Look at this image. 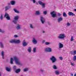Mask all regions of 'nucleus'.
I'll return each instance as SVG.
<instances>
[{
  "label": "nucleus",
  "instance_id": "ea45409f",
  "mask_svg": "<svg viewBox=\"0 0 76 76\" xmlns=\"http://www.w3.org/2000/svg\"><path fill=\"white\" fill-rule=\"evenodd\" d=\"M59 58L60 60H63V58L62 57H59Z\"/></svg>",
  "mask_w": 76,
  "mask_h": 76
},
{
  "label": "nucleus",
  "instance_id": "e433bc0d",
  "mask_svg": "<svg viewBox=\"0 0 76 76\" xmlns=\"http://www.w3.org/2000/svg\"><path fill=\"white\" fill-rule=\"evenodd\" d=\"M28 70V68H25L23 70L24 72H26Z\"/></svg>",
  "mask_w": 76,
  "mask_h": 76
},
{
  "label": "nucleus",
  "instance_id": "bb28decb",
  "mask_svg": "<svg viewBox=\"0 0 76 76\" xmlns=\"http://www.w3.org/2000/svg\"><path fill=\"white\" fill-rule=\"evenodd\" d=\"M63 16L64 17H67V15L65 12H64V13H63Z\"/></svg>",
  "mask_w": 76,
  "mask_h": 76
},
{
  "label": "nucleus",
  "instance_id": "b1692460",
  "mask_svg": "<svg viewBox=\"0 0 76 76\" xmlns=\"http://www.w3.org/2000/svg\"><path fill=\"white\" fill-rule=\"evenodd\" d=\"M13 58H11V59H10V63L11 64H13Z\"/></svg>",
  "mask_w": 76,
  "mask_h": 76
},
{
  "label": "nucleus",
  "instance_id": "cd10ccee",
  "mask_svg": "<svg viewBox=\"0 0 76 76\" xmlns=\"http://www.w3.org/2000/svg\"><path fill=\"white\" fill-rule=\"evenodd\" d=\"M72 60L73 61H76V56H74Z\"/></svg>",
  "mask_w": 76,
  "mask_h": 76
},
{
  "label": "nucleus",
  "instance_id": "3c124183",
  "mask_svg": "<svg viewBox=\"0 0 76 76\" xmlns=\"http://www.w3.org/2000/svg\"><path fill=\"white\" fill-rule=\"evenodd\" d=\"M74 11H75V12H76V9H75L74 10Z\"/></svg>",
  "mask_w": 76,
  "mask_h": 76
},
{
  "label": "nucleus",
  "instance_id": "412c9836",
  "mask_svg": "<svg viewBox=\"0 0 76 76\" xmlns=\"http://www.w3.org/2000/svg\"><path fill=\"white\" fill-rule=\"evenodd\" d=\"M53 69H54L55 70H56V69H57V67L56 65H53Z\"/></svg>",
  "mask_w": 76,
  "mask_h": 76
},
{
  "label": "nucleus",
  "instance_id": "13d9d810",
  "mask_svg": "<svg viewBox=\"0 0 76 76\" xmlns=\"http://www.w3.org/2000/svg\"><path fill=\"white\" fill-rule=\"evenodd\" d=\"M42 0V1H43V0Z\"/></svg>",
  "mask_w": 76,
  "mask_h": 76
},
{
  "label": "nucleus",
  "instance_id": "09e8293b",
  "mask_svg": "<svg viewBox=\"0 0 76 76\" xmlns=\"http://www.w3.org/2000/svg\"><path fill=\"white\" fill-rule=\"evenodd\" d=\"M71 76H73V73H71Z\"/></svg>",
  "mask_w": 76,
  "mask_h": 76
},
{
  "label": "nucleus",
  "instance_id": "4be33fe9",
  "mask_svg": "<svg viewBox=\"0 0 76 76\" xmlns=\"http://www.w3.org/2000/svg\"><path fill=\"white\" fill-rule=\"evenodd\" d=\"M11 3L12 5H15V1H11Z\"/></svg>",
  "mask_w": 76,
  "mask_h": 76
},
{
  "label": "nucleus",
  "instance_id": "58836bf2",
  "mask_svg": "<svg viewBox=\"0 0 76 76\" xmlns=\"http://www.w3.org/2000/svg\"><path fill=\"white\" fill-rule=\"evenodd\" d=\"M71 24L70 23L68 22L67 23V26H70Z\"/></svg>",
  "mask_w": 76,
  "mask_h": 76
},
{
  "label": "nucleus",
  "instance_id": "37998d69",
  "mask_svg": "<svg viewBox=\"0 0 76 76\" xmlns=\"http://www.w3.org/2000/svg\"><path fill=\"white\" fill-rule=\"evenodd\" d=\"M32 1H33V3H35L36 2V0H32Z\"/></svg>",
  "mask_w": 76,
  "mask_h": 76
},
{
  "label": "nucleus",
  "instance_id": "4d7b16f0",
  "mask_svg": "<svg viewBox=\"0 0 76 76\" xmlns=\"http://www.w3.org/2000/svg\"><path fill=\"white\" fill-rule=\"evenodd\" d=\"M0 76H1V74H0Z\"/></svg>",
  "mask_w": 76,
  "mask_h": 76
},
{
  "label": "nucleus",
  "instance_id": "72a5a7b5",
  "mask_svg": "<svg viewBox=\"0 0 76 76\" xmlns=\"http://www.w3.org/2000/svg\"><path fill=\"white\" fill-rule=\"evenodd\" d=\"M0 18L1 19V20H3V14H1V16H0Z\"/></svg>",
  "mask_w": 76,
  "mask_h": 76
},
{
  "label": "nucleus",
  "instance_id": "2f4dec72",
  "mask_svg": "<svg viewBox=\"0 0 76 76\" xmlns=\"http://www.w3.org/2000/svg\"><path fill=\"white\" fill-rule=\"evenodd\" d=\"M30 27L32 29H33L34 28V26H33V25L32 24H30Z\"/></svg>",
  "mask_w": 76,
  "mask_h": 76
},
{
  "label": "nucleus",
  "instance_id": "6ab92c4d",
  "mask_svg": "<svg viewBox=\"0 0 76 76\" xmlns=\"http://www.w3.org/2000/svg\"><path fill=\"white\" fill-rule=\"evenodd\" d=\"M27 44H27V43H26V42H23V45L24 47H25V46H26Z\"/></svg>",
  "mask_w": 76,
  "mask_h": 76
},
{
  "label": "nucleus",
  "instance_id": "49530a36",
  "mask_svg": "<svg viewBox=\"0 0 76 76\" xmlns=\"http://www.w3.org/2000/svg\"><path fill=\"white\" fill-rule=\"evenodd\" d=\"M58 15L59 16H61V14H60L58 13Z\"/></svg>",
  "mask_w": 76,
  "mask_h": 76
},
{
  "label": "nucleus",
  "instance_id": "a19ab883",
  "mask_svg": "<svg viewBox=\"0 0 76 76\" xmlns=\"http://www.w3.org/2000/svg\"><path fill=\"white\" fill-rule=\"evenodd\" d=\"M5 10H8L9 9V7H5Z\"/></svg>",
  "mask_w": 76,
  "mask_h": 76
},
{
  "label": "nucleus",
  "instance_id": "473e14b6",
  "mask_svg": "<svg viewBox=\"0 0 76 76\" xmlns=\"http://www.w3.org/2000/svg\"><path fill=\"white\" fill-rule=\"evenodd\" d=\"M73 40H74V39L73 38V37L72 36L71 38L70 41H73Z\"/></svg>",
  "mask_w": 76,
  "mask_h": 76
},
{
  "label": "nucleus",
  "instance_id": "603ef678",
  "mask_svg": "<svg viewBox=\"0 0 76 76\" xmlns=\"http://www.w3.org/2000/svg\"><path fill=\"white\" fill-rule=\"evenodd\" d=\"M42 32H43V33H45V31H42Z\"/></svg>",
  "mask_w": 76,
  "mask_h": 76
},
{
  "label": "nucleus",
  "instance_id": "5fc2aeb1",
  "mask_svg": "<svg viewBox=\"0 0 76 76\" xmlns=\"http://www.w3.org/2000/svg\"><path fill=\"white\" fill-rule=\"evenodd\" d=\"M0 32H1V29H0Z\"/></svg>",
  "mask_w": 76,
  "mask_h": 76
},
{
  "label": "nucleus",
  "instance_id": "4468645a",
  "mask_svg": "<svg viewBox=\"0 0 76 76\" xmlns=\"http://www.w3.org/2000/svg\"><path fill=\"white\" fill-rule=\"evenodd\" d=\"M71 54H72V55H75V54H76V50H75L74 51V52L71 51Z\"/></svg>",
  "mask_w": 76,
  "mask_h": 76
},
{
  "label": "nucleus",
  "instance_id": "f03ea898",
  "mask_svg": "<svg viewBox=\"0 0 76 76\" xmlns=\"http://www.w3.org/2000/svg\"><path fill=\"white\" fill-rule=\"evenodd\" d=\"M13 58L17 64H18V65H20L21 64V63L19 61L17 57L15 56L13 57Z\"/></svg>",
  "mask_w": 76,
  "mask_h": 76
},
{
  "label": "nucleus",
  "instance_id": "a18cd8bd",
  "mask_svg": "<svg viewBox=\"0 0 76 76\" xmlns=\"http://www.w3.org/2000/svg\"><path fill=\"white\" fill-rule=\"evenodd\" d=\"M45 42V40H43L42 41V43L43 44H44V42Z\"/></svg>",
  "mask_w": 76,
  "mask_h": 76
},
{
  "label": "nucleus",
  "instance_id": "864d4df0",
  "mask_svg": "<svg viewBox=\"0 0 76 76\" xmlns=\"http://www.w3.org/2000/svg\"><path fill=\"white\" fill-rule=\"evenodd\" d=\"M74 76H76V74H75Z\"/></svg>",
  "mask_w": 76,
  "mask_h": 76
},
{
  "label": "nucleus",
  "instance_id": "dca6fc26",
  "mask_svg": "<svg viewBox=\"0 0 76 76\" xmlns=\"http://www.w3.org/2000/svg\"><path fill=\"white\" fill-rule=\"evenodd\" d=\"M63 18L62 17H60V18H58V22H60V21H61L62 20H63Z\"/></svg>",
  "mask_w": 76,
  "mask_h": 76
},
{
  "label": "nucleus",
  "instance_id": "c756f323",
  "mask_svg": "<svg viewBox=\"0 0 76 76\" xmlns=\"http://www.w3.org/2000/svg\"><path fill=\"white\" fill-rule=\"evenodd\" d=\"M38 3L39 4H40V5H41L43 3H42V2L40 1H38Z\"/></svg>",
  "mask_w": 76,
  "mask_h": 76
},
{
  "label": "nucleus",
  "instance_id": "a211bd4d",
  "mask_svg": "<svg viewBox=\"0 0 76 76\" xmlns=\"http://www.w3.org/2000/svg\"><path fill=\"white\" fill-rule=\"evenodd\" d=\"M42 8H45V4L43 3L41 5Z\"/></svg>",
  "mask_w": 76,
  "mask_h": 76
},
{
  "label": "nucleus",
  "instance_id": "7ed1b4c3",
  "mask_svg": "<svg viewBox=\"0 0 76 76\" xmlns=\"http://www.w3.org/2000/svg\"><path fill=\"white\" fill-rule=\"evenodd\" d=\"M66 37L65 34H60L58 36V38L59 39H63Z\"/></svg>",
  "mask_w": 76,
  "mask_h": 76
},
{
  "label": "nucleus",
  "instance_id": "a878e982",
  "mask_svg": "<svg viewBox=\"0 0 76 76\" xmlns=\"http://www.w3.org/2000/svg\"><path fill=\"white\" fill-rule=\"evenodd\" d=\"M0 46L1 47V48H3L4 47V45L1 42H0Z\"/></svg>",
  "mask_w": 76,
  "mask_h": 76
},
{
  "label": "nucleus",
  "instance_id": "f3484780",
  "mask_svg": "<svg viewBox=\"0 0 76 76\" xmlns=\"http://www.w3.org/2000/svg\"><path fill=\"white\" fill-rule=\"evenodd\" d=\"M4 52L2 51L1 52V55L3 59H4Z\"/></svg>",
  "mask_w": 76,
  "mask_h": 76
},
{
  "label": "nucleus",
  "instance_id": "6e6552de",
  "mask_svg": "<svg viewBox=\"0 0 76 76\" xmlns=\"http://www.w3.org/2000/svg\"><path fill=\"white\" fill-rule=\"evenodd\" d=\"M40 20L42 23H44L45 22V18L42 16L40 17Z\"/></svg>",
  "mask_w": 76,
  "mask_h": 76
},
{
  "label": "nucleus",
  "instance_id": "c85d7f7f",
  "mask_svg": "<svg viewBox=\"0 0 76 76\" xmlns=\"http://www.w3.org/2000/svg\"><path fill=\"white\" fill-rule=\"evenodd\" d=\"M6 70L7 71H8V72H10V68L7 67L6 68Z\"/></svg>",
  "mask_w": 76,
  "mask_h": 76
},
{
  "label": "nucleus",
  "instance_id": "ddd939ff",
  "mask_svg": "<svg viewBox=\"0 0 76 76\" xmlns=\"http://www.w3.org/2000/svg\"><path fill=\"white\" fill-rule=\"evenodd\" d=\"M54 73L55 74H56L57 75H58L59 74H60V72L58 71L55 70V71Z\"/></svg>",
  "mask_w": 76,
  "mask_h": 76
},
{
  "label": "nucleus",
  "instance_id": "c03bdc74",
  "mask_svg": "<svg viewBox=\"0 0 76 76\" xmlns=\"http://www.w3.org/2000/svg\"><path fill=\"white\" fill-rule=\"evenodd\" d=\"M43 13L44 15H46L47 14V11H45L43 12Z\"/></svg>",
  "mask_w": 76,
  "mask_h": 76
},
{
  "label": "nucleus",
  "instance_id": "f704fd0d",
  "mask_svg": "<svg viewBox=\"0 0 76 76\" xmlns=\"http://www.w3.org/2000/svg\"><path fill=\"white\" fill-rule=\"evenodd\" d=\"M70 64L71 66H74V65H75V63H73V62H71Z\"/></svg>",
  "mask_w": 76,
  "mask_h": 76
},
{
  "label": "nucleus",
  "instance_id": "7c9ffc66",
  "mask_svg": "<svg viewBox=\"0 0 76 76\" xmlns=\"http://www.w3.org/2000/svg\"><path fill=\"white\" fill-rule=\"evenodd\" d=\"M28 51L30 53L31 51V47H29L28 49Z\"/></svg>",
  "mask_w": 76,
  "mask_h": 76
},
{
  "label": "nucleus",
  "instance_id": "20e7f679",
  "mask_svg": "<svg viewBox=\"0 0 76 76\" xmlns=\"http://www.w3.org/2000/svg\"><path fill=\"white\" fill-rule=\"evenodd\" d=\"M50 60L52 61V63H55L56 61H57V58H56L55 56H52V57L50 58Z\"/></svg>",
  "mask_w": 76,
  "mask_h": 76
},
{
  "label": "nucleus",
  "instance_id": "9d476101",
  "mask_svg": "<svg viewBox=\"0 0 76 76\" xmlns=\"http://www.w3.org/2000/svg\"><path fill=\"white\" fill-rule=\"evenodd\" d=\"M59 48L61 49L62 48H63V45L61 43L59 42L58 44Z\"/></svg>",
  "mask_w": 76,
  "mask_h": 76
},
{
  "label": "nucleus",
  "instance_id": "1a4fd4ad",
  "mask_svg": "<svg viewBox=\"0 0 76 76\" xmlns=\"http://www.w3.org/2000/svg\"><path fill=\"white\" fill-rule=\"evenodd\" d=\"M4 17H6V18L7 19V20H9L10 19V17L9 14L7 13H6L5 14L4 16Z\"/></svg>",
  "mask_w": 76,
  "mask_h": 76
},
{
  "label": "nucleus",
  "instance_id": "6e6d98bb",
  "mask_svg": "<svg viewBox=\"0 0 76 76\" xmlns=\"http://www.w3.org/2000/svg\"><path fill=\"white\" fill-rule=\"evenodd\" d=\"M36 4H38V3H37Z\"/></svg>",
  "mask_w": 76,
  "mask_h": 76
},
{
  "label": "nucleus",
  "instance_id": "f8f14e48",
  "mask_svg": "<svg viewBox=\"0 0 76 76\" xmlns=\"http://www.w3.org/2000/svg\"><path fill=\"white\" fill-rule=\"evenodd\" d=\"M68 15H69V16H75V14L72 12H68Z\"/></svg>",
  "mask_w": 76,
  "mask_h": 76
},
{
  "label": "nucleus",
  "instance_id": "8fccbe9b",
  "mask_svg": "<svg viewBox=\"0 0 76 76\" xmlns=\"http://www.w3.org/2000/svg\"><path fill=\"white\" fill-rule=\"evenodd\" d=\"M41 72H44V70L42 69H41Z\"/></svg>",
  "mask_w": 76,
  "mask_h": 76
},
{
  "label": "nucleus",
  "instance_id": "c9c22d12",
  "mask_svg": "<svg viewBox=\"0 0 76 76\" xmlns=\"http://www.w3.org/2000/svg\"><path fill=\"white\" fill-rule=\"evenodd\" d=\"M33 52L34 53L36 52V48H33Z\"/></svg>",
  "mask_w": 76,
  "mask_h": 76
},
{
  "label": "nucleus",
  "instance_id": "423d86ee",
  "mask_svg": "<svg viewBox=\"0 0 76 76\" xmlns=\"http://www.w3.org/2000/svg\"><path fill=\"white\" fill-rule=\"evenodd\" d=\"M19 19V16H16L15 17L14 19V20L13 21V22L15 23V24H16V22H17V20Z\"/></svg>",
  "mask_w": 76,
  "mask_h": 76
},
{
  "label": "nucleus",
  "instance_id": "f257e3e1",
  "mask_svg": "<svg viewBox=\"0 0 76 76\" xmlns=\"http://www.w3.org/2000/svg\"><path fill=\"white\" fill-rule=\"evenodd\" d=\"M10 43H15L16 44H19L20 42V40H16L15 39H12L10 41Z\"/></svg>",
  "mask_w": 76,
  "mask_h": 76
},
{
  "label": "nucleus",
  "instance_id": "393cba45",
  "mask_svg": "<svg viewBox=\"0 0 76 76\" xmlns=\"http://www.w3.org/2000/svg\"><path fill=\"white\" fill-rule=\"evenodd\" d=\"M20 69H16L15 72L17 73H18L20 72Z\"/></svg>",
  "mask_w": 76,
  "mask_h": 76
},
{
  "label": "nucleus",
  "instance_id": "aec40b11",
  "mask_svg": "<svg viewBox=\"0 0 76 76\" xmlns=\"http://www.w3.org/2000/svg\"><path fill=\"white\" fill-rule=\"evenodd\" d=\"M13 10L15 13H19V12L16 9L14 8Z\"/></svg>",
  "mask_w": 76,
  "mask_h": 76
},
{
  "label": "nucleus",
  "instance_id": "0eeeda50",
  "mask_svg": "<svg viewBox=\"0 0 76 76\" xmlns=\"http://www.w3.org/2000/svg\"><path fill=\"white\" fill-rule=\"evenodd\" d=\"M45 51L47 52H52V49L51 48L48 47L45 49Z\"/></svg>",
  "mask_w": 76,
  "mask_h": 76
},
{
  "label": "nucleus",
  "instance_id": "5701e85b",
  "mask_svg": "<svg viewBox=\"0 0 76 76\" xmlns=\"http://www.w3.org/2000/svg\"><path fill=\"white\" fill-rule=\"evenodd\" d=\"M40 14V13L39 12V11H37L36 12L35 14L36 15H39Z\"/></svg>",
  "mask_w": 76,
  "mask_h": 76
},
{
  "label": "nucleus",
  "instance_id": "39448f33",
  "mask_svg": "<svg viewBox=\"0 0 76 76\" xmlns=\"http://www.w3.org/2000/svg\"><path fill=\"white\" fill-rule=\"evenodd\" d=\"M50 14L53 18H55V17H56L57 16V12H55L54 11L51 12Z\"/></svg>",
  "mask_w": 76,
  "mask_h": 76
},
{
  "label": "nucleus",
  "instance_id": "79ce46f5",
  "mask_svg": "<svg viewBox=\"0 0 76 76\" xmlns=\"http://www.w3.org/2000/svg\"><path fill=\"white\" fill-rule=\"evenodd\" d=\"M13 69L14 70H15L16 69V67L15 66H14L13 67Z\"/></svg>",
  "mask_w": 76,
  "mask_h": 76
},
{
  "label": "nucleus",
  "instance_id": "9b49d317",
  "mask_svg": "<svg viewBox=\"0 0 76 76\" xmlns=\"http://www.w3.org/2000/svg\"><path fill=\"white\" fill-rule=\"evenodd\" d=\"M32 42L34 44H36L37 43V40H36V39H35V38H33V40H32Z\"/></svg>",
  "mask_w": 76,
  "mask_h": 76
},
{
  "label": "nucleus",
  "instance_id": "4c0bfd02",
  "mask_svg": "<svg viewBox=\"0 0 76 76\" xmlns=\"http://www.w3.org/2000/svg\"><path fill=\"white\" fill-rule=\"evenodd\" d=\"M45 45H49V44H50V43L49 42H45Z\"/></svg>",
  "mask_w": 76,
  "mask_h": 76
},
{
  "label": "nucleus",
  "instance_id": "de8ad7c7",
  "mask_svg": "<svg viewBox=\"0 0 76 76\" xmlns=\"http://www.w3.org/2000/svg\"><path fill=\"white\" fill-rule=\"evenodd\" d=\"M14 37H15V38H17V37H18V36L15 35H14Z\"/></svg>",
  "mask_w": 76,
  "mask_h": 76
},
{
  "label": "nucleus",
  "instance_id": "2eb2a0df",
  "mask_svg": "<svg viewBox=\"0 0 76 76\" xmlns=\"http://www.w3.org/2000/svg\"><path fill=\"white\" fill-rule=\"evenodd\" d=\"M16 28L17 29H20V26L19 24H17Z\"/></svg>",
  "mask_w": 76,
  "mask_h": 76
}]
</instances>
